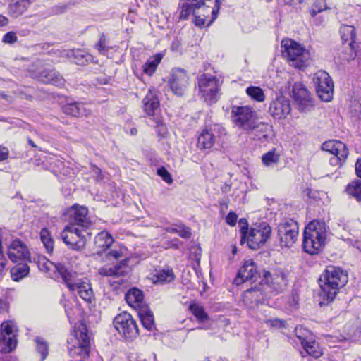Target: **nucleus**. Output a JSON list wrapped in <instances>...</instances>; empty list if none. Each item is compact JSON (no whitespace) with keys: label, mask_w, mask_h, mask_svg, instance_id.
<instances>
[{"label":"nucleus","mask_w":361,"mask_h":361,"mask_svg":"<svg viewBox=\"0 0 361 361\" xmlns=\"http://www.w3.org/2000/svg\"><path fill=\"white\" fill-rule=\"evenodd\" d=\"M348 281L347 273L336 267H328L319 278V305H327L332 302L338 290L344 287Z\"/></svg>","instance_id":"f257e3e1"},{"label":"nucleus","mask_w":361,"mask_h":361,"mask_svg":"<svg viewBox=\"0 0 361 361\" xmlns=\"http://www.w3.org/2000/svg\"><path fill=\"white\" fill-rule=\"evenodd\" d=\"M327 226L324 221L314 220L305 228L303 249L310 255L317 254L324 246L327 238Z\"/></svg>","instance_id":"f03ea898"},{"label":"nucleus","mask_w":361,"mask_h":361,"mask_svg":"<svg viewBox=\"0 0 361 361\" xmlns=\"http://www.w3.org/2000/svg\"><path fill=\"white\" fill-rule=\"evenodd\" d=\"M61 278L73 295H78L86 302H91L94 299V292L90 280L77 272L67 268L61 267Z\"/></svg>","instance_id":"7ed1b4c3"},{"label":"nucleus","mask_w":361,"mask_h":361,"mask_svg":"<svg viewBox=\"0 0 361 361\" xmlns=\"http://www.w3.org/2000/svg\"><path fill=\"white\" fill-rule=\"evenodd\" d=\"M68 349L72 357L87 358L90 355V341L87 328L82 322L75 323L71 336L68 338Z\"/></svg>","instance_id":"20e7f679"},{"label":"nucleus","mask_w":361,"mask_h":361,"mask_svg":"<svg viewBox=\"0 0 361 361\" xmlns=\"http://www.w3.org/2000/svg\"><path fill=\"white\" fill-rule=\"evenodd\" d=\"M220 8L219 0H200L195 3L191 13L196 26L211 25L217 18Z\"/></svg>","instance_id":"39448f33"},{"label":"nucleus","mask_w":361,"mask_h":361,"mask_svg":"<svg viewBox=\"0 0 361 361\" xmlns=\"http://www.w3.org/2000/svg\"><path fill=\"white\" fill-rule=\"evenodd\" d=\"M281 47L283 49V55L288 59L291 66L300 69L309 64L310 53L302 44L287 39L281 42Z\"/></svg>","instance_id":"423d86ee"},{"label":"nucleus","mask_w":361,"mask_h":361,"mask_svg":"<svg viewBox=\"0 0 361 361\" xmlns=\"http://www.w3.org/2000/svg\"><path fill=\"white\" fill-rule=\"evenodd\" d=\"M68 226L89 230L92 226V222L89 216V211L86 207L74 204L68 208L64 213Z\"/></svg>","instance_id":"0eeeda50"},{"label":"nucleus","mask_w":361,"mask_h":361,"mask_svg":"<svg viewBox=\"0 0 361 361\" xmlns=\"http://www.w3.org/2000/svg\"><path fill=\"white\" fill-rule=\"evenodd\" d=\"M114 243L112 236L106 231L99 233L94 237V247L96 254L102 255L105 254L106 262L117 260L122 257V252L116 250H111L107 252Z\"/></svg>","instance_id":"6e6552de"},{"label":"nucleus","mask_w":361,"mask_h":361,"mask_svg":"<svg viewBox=\"0 0 361 361\" xmlns=\"http://www.w3.org/2000/svg\"><path fill=\"white\" fill-rule=\"evenodd\" d=\"M30 70L32 77L44 84H52L57 87L64 85L65 80L54 68L42 65L39 61Z\"/></svg>","instance_id":"1a4fd4ad"},{"label":"nucleus","mask_w":361,"mask_h":361,"mask_svg":"<svg viewBox=\"0 0 361 361\" xmlns=\"http://www.w3.org/2000/svg\"><path fill=\"white\" fill-rule=\"evenodd\" d=\"M219 80L210 74H202L198 78V88L201 96L209 103L216 102L220 88Z\"/></svg>","instance_id":"9d476101"},{"label":"nucleus","mask_w":361,"mask_h":361,"mask_svg":"<svg viewBox=\"0 0 361 361\" xmlns=\"http://www.w3.org/2000/svg\"><path fill=\"white\" fill-rule=\"evenodd\" d=\"M90 235L88 230L66 226L61 233L63 241L74 250H80L86 245L87 237Z\"/></svg>","instance_id":"9b49d317"},{"label":"nucleus","mask_w":361,"mask_h":361,"mask_svg":"<svg viewBox=\"0 0 361 361\" xmlns=\"http://www.w3.org/2000/svg\"><path fill=\"white\" fill-rule=\"evenodd\" d=\"M257 112L248 106H233L231 108V119L233 123L241 130L252 129V123L257 120Z\"/></svg>","instance_id":"f8f14e48"},{"label":"nucleus","mask_w":361,"mask_h":361,"mask_svg":"<svg viewBox=\"0 0 361 361\" xmlns=\"http://www.w3.org/2000/svg\"><path fill=\"white\" fill-rule=\"evenodd\" d=\"M313 82L320 99L330 102L334 94V82L329 73L324 71H317L314 75Z\"/></svg>","instance_id":"ddd939ff"},{"label":"nucleus","mask_w":361,"mask_h":361,"mask_svg":"<svg viewBox=\"0 0 361 361\" xmlns=\"http://www.w3.org/2000/svg\"><path fill=\"white\" fill-rule=\"evenodd\" d=\"M271 234V228L268 224L262 222L255 224L249 231H247L246 239L248 246L252 250L259 248L267 242Z\"/></svg>","instance_id":"4468645a"},{"label":"nucleus","mask_w":361,"mask_h":361,"mask_svg":"<svg viewBox=\"0 0 361 361\" xmlns=\"http://www.w3.org/2000/svg\"><path fill=\"white\" fill-rule=\"evenodd\" d=\"M114 324L116 330L126 339H133L139 334L136 322L126 312L118 314L114 320Z\"/></svg>","instance_id":"2eb2a0df"},{"label":"nucleus","mask_w":361,"mask_h":361,"mask_svg":"<svg viewBox=\"0 0 361 361\" xmlns=\"http://www.w3.org/2000/svg\"><path fill=\"white\" fill-rule=\"evenodd\" d=\"M278 235L281 247H290L296 242L298 226L293 219H286L278 226Z\"/></svg>","instance_id":"dca6fc26"},{"label":"nucleus","mask_w":361,"mask_h":361,"mask_svg":"<svg viewBox=\"0 0 361 361\" xmlns=\"http://www.w3.org/2000/svg\"><path fill=\"white\" fill-rule=\"evenodd\" d=\"M261 284H266L270 291L278 293L286 288L288 280L284 271L281 269H274L271 271L264 270Z\"/></svg>","instance_id":"f3484780"},{"label":"nucleus","mask_w":361,"mask_h":361,"mask_svg":"<svg viewBox=\"0 0 361 361\" xmlns=\"http://www.w3.org/2000/svg\"><path fill=\"white\" fill-rule=\"evenodd\" d=\"M190 84L186 71L181 68L173 70L169 78V85L174 94L181 97L187 91Z\"/></svg>","instance_id":"a211bd4d"},{"label":"nucleus","mask_w":361,"mask_h":361,"mask_svg":"<svg viewBox=\"0 0 361 361\" xmlns=\"http://www.w3.org/2000/svg\"><path fill=\"white\" fill-rule=\"evenodd\" d=\"M340 34L345 49L348 51L343 59L350 61L354 59L356 56V52L354 47L355 43L356 32L355 28L352 25H343L340 28Z\"/></svg>","instance_id":"6ab92c4d"},{"label":"nucleus","mask_w":361,"mask_h":361,"mask_svg":"<svg viewBox=\"0 0 361 361\" xmlns=\"http://www.w3.org/2000/svg\"><path fill=\"white\" fill-rule=\"evenodd\" d=\"M291 107L288 99L283 96L276 97L269 104V114L275 119H284L290 114Z\"/></svg>","instance_id":"aec40b11"},{"label":"nucleus","mask_w":361,"mask_h":361,"mask_svg":"<svg viewBox=\"0 0 361 361\" xmlns=\"http://www.w3.org/2000/svg\"><path fill=\"white\" fill-rule=\"evenodd\" d=\"M7 255L13 263L26 261L30 258L27 246L20 240H13L7 247Z\"/></svg>","instance_id":"412c9836"},{"label":"nucleus","mask_w":361,"mask_h":361,"mask_svg":"<svg viewBox=\"0 0 361 361\" xmlns=\"http://www.w3.org/2000/svg\"><path fill=\"white\" fill-rule=\"evenodd\" d=\"M293 99L299 106L300 111H310L313 106L310 92L302 83H295L293 88Z\"/></svg>","instance_id":"4be33fe9"},{"label":"nucleus","mask_w":361,"mask_h":361,"mask_svg":"<svg viewBox=\"0 0 361 361\" xmlns=\"http://www.w3.org/2000/svg\"><path fill=\"white\" fill-rule=\"evenodd\" d=\"M220 127L214 125L210 128L203 129L197 137V147L200 150L212 149L217 141Z\"/></svg>","instance_id":"5701e85b"},{"label":"nucleus","mask_w":361,"mask_h":361,"mask_svg":"<svg viewBox=\"0 0 361 361\" xmlns=\"http://www.w3.org/2000/svg\"><path fill=\"white\" fill-rule=\"evenodd\" d=\"M257 275L256 264L251 259L247 260L239 269L235 283L238 285L248 280L255 281Z\"/></svg>","instance_id":"b1692460"},{"label":"nucleus","mask_w":361,"mask_h":361,"mask_svg":"<svg viewBox=\"0 0 361 361\" xmlns=\"http://www.w3.org/2000/svg\"><path fill=\"white\" fill-rule=\"evenodd\" d=\"M252 129L247 130V132L254 140L261 142L267 141L269 139L268 132L271 130V126L265 122H259L255 120Z\"/></svg>","instance_id":"393cba45"},{"label":"nucleus","mask_w":361,"mask_h":361,"mask_svg":"<svg viewBox=\"0 0 361 361\" xmlns=\"http://www.w3.org/2000/svg\"><path fill=\"white\" fill-rule=\"evenodd\" d=\"M34 0H17L8 6V14L12 18H18L23 15L33 3Z\"/></svg>","instance_id":"a878e982"},{"label":"nucleus","mask_w":361,"mask_h":361,"mask_svg":"<svg viewBox=\"0 0 361 361\" xmlns=\"http://www.w3.org/2000/svg\"><path fill=\"white\" fill-rule=\"evenodd\" d=\"M127 262L122 260L118 264L114 267H102L99 270V274L103 276H112L118 278L127 274Z\"/></svg>","instance_id":"bb28decb"},{"label":"nucleus","mask_w":361,"mask_h":361,"mask_svg":"<svg viewBox=\"0 0 361 361\" xmlns=\"http://www.w3.org/2000/svg\"><path fill=\"white\" fill-rule=\"evenodd\" d=\"M322 149L331 154L332 155L340 154L341 157H348V151L344 143L338 140L326 141L322 145Z\"/></svg>","instance_id":"cd10ccee"},{"label":"nucleus","mask_w":361,"mask_h":361,"mask_svg":"<svg viewBox=\"0 0 361 361\" xmlns=\"http://www.w3.org/2000/svg\"><path fill=\"white\" fill-rule=\"evenodd\" d=\"M144 111L148 116H153L159 107V101L154 91L149 90L142 99Z\"/></svg>","instance_id":"c85d7f7f"},{"label":"nucleus","mask_w":361,"mask_h":361,"mask_svg":"<svg viewBox=\"0 0 361 361\" xmlns=\"http://www.w3.org/2000/svg\"><path fill=\"white\" fill-rule=\"evenodd\" d=\"M143 298L142 292L135 288L129 290L126 294V300L128 304L137 310L146 306L143 303Z\"/></svg>","instance_id":"c756f323"},{"label":"nucleus","mask_w":361,"mask_h":361,"mask_svg":"<svg viewBox=\"0 0 361 361\" xmlns=\"http://www.w3.org/2000/svg\"><path fill=\"white\" fill-rule=\"evenodd\" d=\"M63 111L67 115L75 117L87 116L90 114V110L86 109L82 104L78 102L66 104L63 106Z\"/></svg>","instance_id":"7c9ffc66"},{"label":"nucleus","mask_w":361,"mask_h":361,"mask_svg":"<svg viewBox=\"0 0 361 361\" xmlns=\"http://www.w3.org/2000/svg\"><path fill=\"white\" fill-rule=\"evenodd\" d=\"M137 314L142 326L148 330H152L154 327V315L148 307L143 306L142 308H140Z\"/></svg>","instance_id":"2f4dec72"},{"label":"nucleus","mask_w":361,"mask_h":361,"mask_svg":"<svg viewBox=\"0 0 361 361\" xmlns=\"http://www.w3.org/2000/svg\"><path fill=\"white\" fill-rule=\"evenodd\" d=\"M162 58L163 55L161 54H157L150 56L142 66L143 72L149 76L152 75Z\"/></svg>","instance_id":"473e14b6"},{"label":"nucleus","mask_w":361,"mask_h":361,"mask_svg":"<svg viewBox=\"0 0 361 361\" xmlns=\"http://www.w3.org/2000/svg\"><path fill=\"white\" fill-rule=\"evenodd\" d=\"M72 58L74 59V62L78 66H85L89 63L94 62V57L91 54L80 49H73Z\"/></svg>","instance_id":"72a5a7b5"},{"label":"nucleus","mask_w":361,"mask_h":361,"mask_svg":"<svg viewBox=\"0 0 361 361\" xmlns=\"http://www.w3.org/2000/svg\"><path fill=\"white\" fill-rule=\"evenodd\" d=\"M281 159V155L275 148L264 154L262 157V162L267 167H274L277 166Z\"/></svg>","instance_id":"f704fd0d"},{"label":"nucleus","mask_w":361,"mask_h":361,"mask_svg":"<svg viewBox=\"0 0 361 361\" xmlns=\"http://www.w3.org/2000/svg\"><path fill=\"white\" fill-rule=\"evenodd\" d=\"M302 345L305 353L314 358H319L323 354L319 346V343H317L313 338L305 342Z\"/></svg>","instance_id":"c9c22d12"},{"label":"nucleus","mask_w":361,"mask_h":361,"mask_svg":"<svg viewBox=\"0 0 361 361\" xmlns=\"http://www.w3.org/2000/svg\"><path fill=\"white\" fill-rule=\"evenodd\" d=\"M154 278V283H169L174 279V274L171 269L156 270Z\"/></svg>","instance_id":"e433bc0d"},{"label":"nucleus","mask_w":361,"mask_h":361,"mask_svg":"<svg viewBox=\"0 0 361 361\" xmlns=\"http://www.w3.org/2000/svg\"><path fill=\"white\" fill-rule=\"evenodd\" d=\"M243 298L246 305H255L261 300L262 293L257 288H252L243 293Z\"/></svg>","instance_id":"4c0bfd02"},{"label":"nucleus","mask_w":361,"mask_h":361,"mask_svg":"<svg viewBox=\"0 0 361 361\" xmlns=\"http://www.w3.org/2000/svg\"><path fill=\"white\" fill-rule=\"evenodd\" d=\"M17 339L14 336H6L0 335V352L8 353L16 348Z\"/></svg>","instance_id":"58836bf2"},{"label":"nucleus","mask_w":361,"mask_h":361,"mask_svg":"<svg viewBox=\"0 0 361 361\" xmlns=\"http://www.w3.org/2000/svg\"><path fill=\"white\" fill-rule=\"evenodd\" d=\"M38 266H39V269L42 271L49 274V276H50V277H52V275L51 274H49V271H51L52 270L57 271L58 273L61 276V272L60 271L61 267L66 268L65 266H63L61 264H55L53 262H51V261L46 259H42V260L39 261Z\"/></svg>","instance_id":"ea45409f"},{"label":"nucleus","mask_w":361,"mask_h":361,"mask_svg":"<svg viewBox=\"0 0 361 361\" xmlns=\"http://www.w3.org/2000/svg\"><path fill=\"white\" fill-rule=\"evenodd\" d=\"M18 264L11 270V278L13 281H18L26 276L29 273V267L26 264L18 262Z\"/></svg>","instance_id":"a19ab883"},{"label":"nucleus","mask_w":361,"mask_h":361,"mask_svg":"<svg viewBox=\"0 0 361 361\" xmlns=\"http://www.w3.org/2000/svg\"><path fill=\"white\" fill-rule=\"evenodd\" d=\"M346 192L357 201L361 202V181L354 180L349 183L346 187Z\"/></svg>","instance_id":"79ce46f5"},{"label":"nucleus","mask_w":361,"mask_h":361,"mask_svg":"<svg viewBox=\"0 0 361 361\" xmlns=\"http://www.w3.org/2000/svg\"><path fill=\"white\" fill-rule=\"evenodd\" d=\"M40 238L47 252L49 253L52 252L54 243L51 233L47 228L42 229L40 232Z\"/></svg>","instance_id":"37998d69"},{"label":"nucleus","mask_w":361,"mask_h":361,"mask_svg":"<svg viewBox=\"0 0 361 361\" xmlns=\"http://www.w3.org/2000/svg\"><path fill=\"white\" fill-rule=\"evenodd\" d=\"M190 310L199 322H203L209 319L208 314L206 313L202 306L197 303L191 304L190 305Z\"/></svg>","instance_id":"c03bdc74"},{"label":"nucleus","mask_w":361,"mask_h":361,"mask_svg":"<svg viewBox=\"0 0 361 361\" xmlns=\"http://www.w3.org/2000/svg\"><path fill=\"white\" fill-rule=\"evenodd\" d=\"M37 351L41 355V361L45 360L49 353V346L46 341L39 336L35 339Z\"/></svg>","instance_id":"a18cd8bd"},{"label":"nucleus","mask_w":361,"mask_h":361,"mask_svg":"<svg viewBox=\"0 0 361 361\" xmlns=\"http://www.w3.org/2000/svg\"><path fill=\"white\" fill-rule=\"evenodd\" d=\"M166 231L169 233H177L180 237L185 239H188L191 236L190 228L184 225H176L173 227H168L166 228Z\"/></svg>","instance_id":"49530a36"},{"label":"nucleus","mask_w":361,"mask_h":361,"mask_svg":"<svg viewBox=\"0 0 361 361\" xmlns=\"http://www.w3.org/2000/svg\"><path fill=\"white\" fill-rule=\"evenodd\" d=\"M95 49L102 55H106L109 51L111 49L109 46V40L106 36L102 33L100 35L99 39L94 44Z\"/></svg>","instance_id":"de8ad7c7"},{"label":"nucleus","mask_w":361,"mask_h":361,"mask_svg":"<svg viewBox=\"0 0 361 361\" xmlns=\"http://www.w3.org/2000/svg\"><path fill=\"white\" fill-rule=\"evenodd\" d=\"M246 92L250 97L259 102H264L265 99V95L263 90L255 86H251L247 88Z\"/></svg>","instance_id":"09e8293b"},{"label":"nucleus","mask_w":361,"mask_h":361,"mask_svg":"<svg viewBox=\"0 0 361 361\" xmlns=\"http://www.w3.org/2000/svg\"><path fill=\"white\" fill-rule=\"evenodd\" d=\"M1 332L0 335H6V336H14L16 338V324L11 321H4L1 324Z\"/></svg>","instance_id":"8fccbe9b"},{"label":"nucleus","mask_w":361,"mask_h":361,"mask_svg":"<svg viewBox=\"0 0 361 361\" xmlns=\"http://www.w3.org/2000/svg\"><path fill=\"white\" fill-rule=\"evenodd\" d=\"M295 333L297 338L300 341L301 345L312 338L311 332L302 326L295 327Z\"/></svg>","instance_id":"3c124183"},{"label":"nucleus","mask_w":361,"mask_h":361,"mask_svg":"<svg viewBox=\"0 0 361 361\" xmlns=\"http://www.w3.org/2000/svg\"><path fill=\"white\" fill-rule=\"evenodd\" d=\"M197 2H198L197 0H185V2L183 3L181 7L180 18L183 20L187 19Z\"/></svg>","instance_id":"603ef678"},{"label":"nucleus","mask_w":361,"mask_h":361,"mask_svg":"<svg viewBox=\"0 0 361 361\" xmlns=\"http://www.w3.org/2000/svg\"><path fill=\"white\" fill-rule=\"evenodd\" d=\"M327 8L326 4L324 0H316L312 5L311 9V15L315 16L317 13L326 10Z\"/></svg>","instance_id":"864d4df0"},{"label":"nucleus","mask_w":361,"mask_h":361,"mask_svg":"<svg viewBox=\"0 0 361 361\" xmlns=\"http://www.w3.org/2000/svg\"><path fill=\"white\" fill-rule=\"evenodd\" d=\"M157 173L160 176L164 181L168 184H171L173 181L171 175L164 166H161L157 169Z\"/></svg>","instance_id":"5fc2aeb1"},{"label":"nucleus","mask_w":361,"mask_h":361,"mask_svg":"<svg viewBox=\"0 0 361 361\" xmlns=\"http://www.w3.org/2000/svg\"><path fill=\"white\" fill-rule=\"evenodd\" d=\"M267 324L276 328H284L286 326V321L279 319H271L266 322Z\"/></svg>","instance_id":"6e6d98bb"},{"label":"nucleus","mask_w":361,"mask_h":361,"mask_svg":"<svg viewBox=\"0 0 361 361\" xmlns=\"http://www.w3.org/2000/svg\"><path fill=\"white\" fill-rule=\"evenodd\" d=\"M17 36L14 32H8L3 37V42L6 44H13L17 41Z\"/></svg>","instance_id":"4d7b16f0"},{"label":"nucleus","mask_w":361,"mask_h":361,"mask_svg":"<svg viewBox=\"0 0 361 361\" xmlns=\"http://www.w3.org/2000/svg\"><path fill=\"white\" fill-rule=\"evenodd\" d=\"M347 157H341L340 154L333 155L331 158H330V164L334 166H341L342 163H343Z\"/></svg>","instance_id":"13d9d810"},{"label":"nucleus","mask_w":361,"mask_h":361,"mask_svg":"<svg viewBox=\"0 0 361 361\" xmlns=\"http://www.w3.org/2000/svg\"><path fill=\"white\" fill-rule=\"evenodd\" d=\"M166 248H173V249H178L180 247L183 245V242H181L178 238H174L171 240H169L165 243Z\"/></svg>","instance_id":"bf43d9fd"},{"label":"nucleus","mask_w":361,"mask_h":361,"mask_svg":"<svg viewBox=\"0 0 361 361\" xmlns=\"http://www.w3.org/2000/svg\"><path fill=\"white\" fill-rule=\"evenodd\" d=\"M240 224H243L241 227V242L242 243H244V241L246 240V236L247 233V221L245 219H241L239 221Z\"/></svg>","instance_id":"052dcab7"},{"label":"nucleus","mask_w":361,"mask_h":361,"mask_svg":"<svg viewBox=\"0 0 361 361\" xmlns=\"http://www.w3.org/2000/svg\"><path fill=\"white\" fill-rule=\"evenodd\" d=\"M237 219L238 216L235 213L229 212L226 217V221L228 225L233 226L236 224Z\"/></svg>","instance_id":"680f3d73"},{"label":"nucleus","mask_w":361,"mask_h":361,"mask_svg":"<svg viewBox=\"0 0 361 361\" xmlns=\"http://www.w3.org/2000/svg\"><path fill=\"white\" fill-rule=\"evenodd\" d=\"M73 49L58 50V56L62 58L71 59Z\"/></svg>","instance_id":"e2e57ef3"},{"label":"nucleus","mask_w":361,"mask_h":361,"mask_svg":"<svg viewBox=\"0 0 361 361\" xmlns=\"http://www.w3.org/2000/svg\"><path fill=\"white\" fill-rule=\"evenodd\" d=\"M8 302L6 300L0 298V314L7 313L8 311Z\"/></svg>","instance_id":"0e129e2a"},{"label":"nucleus","mask_w":361,"mask_h":361,"mask_svg":"<svg viewBox=\"0 0 361 361\" xmlns=\"http://www.w3.org/2000/svg\"><path fill=\"white\" fill-rule=\"evenodd\" d=\"M91 170L94 175L96 176L97 180H102L103 178L102 177V171L99 168L94 165H91Z\"/></svg>","instance_id":"69168bd1"},{"label":"nucleus","mask_w":361,"mask_h":361,"mask_svg":"<svg viewBox=\"0 0 361 361\" xmlns=\"http://www.w3.org/2000/svg\"><path fill=\"white\" fill-rule=\"evenodd\" d=\"M8 157V150L6 148L0 147V161L7 159Z\"/></svg>","instance_id":"338daca9"},{"label":"nucleus","mask_w":361,"mask_h":361,"mask_svg":"<svg viewBox=\"0 0 361 361\" xmlns=\"http://www.w3.org/2000/svg\"><path fill=\"white\" fill-rule=\"evenodd\" d=\"M355 171L360 178H361V159H357L355 164Z\"/></svg>","instance_id":"774afa93"}]
</instances>
